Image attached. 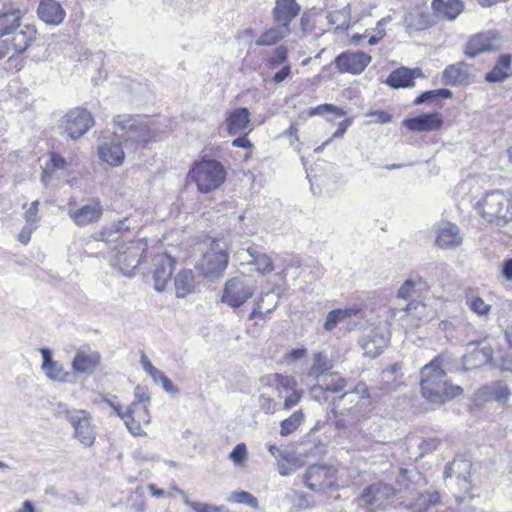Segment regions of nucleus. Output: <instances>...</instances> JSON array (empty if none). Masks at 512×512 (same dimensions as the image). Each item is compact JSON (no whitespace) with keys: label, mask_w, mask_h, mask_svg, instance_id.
I'll use <instances>...</instances> for the list:
<instances>
[{"label":"nucleus","mask_w":512,"mask_h":512,"mask_svg":"<svg viewBox=\"0 0 512 512\" xmlns=\"http://www.w3.org/2000/svg\"><path fill=\"white\" fill-rule=\"evenodd\" d=\"M409 311H408V305L406 304L403 307H394L391 306L386 315V323L389 326H392L394 324H397L404 328L406 330L405 323H409Z\"/></svg>","instance_id":"nucleus-44"},{"label":"nucleus","mask_w":512,"mask_h":512,"mask_svg":"<svg viewBox=\"0 0 512 512\" xmlns=\"http://www.w3.org/2000/svg\"><path fill=\"white\" fill-rule=\"evenodd\" d=\"M101 357L96 351H92L89 347L80 348L76 351L72 360V375H91L100 364Z\"/></svg>","instance_id":"nucleus-18"},{"label":"nucleus","mask_w":512,"mask_h":512,"mask_svg":"<svg viewBox=\"0 0 512 512\" xmlns=\"http://www.w3.org/2000/svg\"><path fill=\"white\" fill-rule=\"evenodd\" d=\"M443 119L441 114L426 113L403 121V126L414 132H430L441 128Z\"/></svg>","instance_id":"nucleus-24"},{"label":"nucleus","mask_w":512,"mask_h":512,"mask_svg":"<svg viewBox=\"0 0 512 512\" xmlns=\"http://www.w3.org/2000/svg\"><path fill=\"white\" fill-rule=\"evenodd\" d=\"M269 378L274 382L275 390L279 396H281L283 392H290L298 388L297 380L293 376L274 373L269 376Z\"/></svg>","instance_id":"nucleus-46"},{"label":"nucleus","mask_w":512,"mask_h":512,"mask_svg":"<svg viewBox=\"0 0 512 512\" xmlns=\"http://www.w3.org/2000/svg\"><path fill=\"white\" fill-rule=\"evenodd\" d=\"M367 388L364 384H359L353 391L342 394L335 403V408L341 406V415L335 422L338 429L347 425H352L367 417L369 413L370 399Z\"/></svg>","instance_id":"nucleus-5"},{"label":"nucleus","mask_w":512,"mask_h":512,"mask_svg":"<svg viewBox=\"0 0 512 512\" xmlns=\"http://www.w3.org/2000/svg\"><path fill=\"white\" fill-rule=\"evenodd\" d=\"M443 81L450 86H465L470 83L469 65L464 62H458L448 65L442 73Z\"/></svg>","instance_id":"nucleus-28"},{"label":"nucleus","mask_w":512,"mask_h":512,"mask_svg":"<svg viewBox=\"0 0 512 512\" xmlns=\"http://www.w3.org/2000/svg\"><path fill=\"white\" fill-rule=\"evenodd\" d=\"M188 178L195 183L201 193H210L218 189L226 180V169L220 161L202 158L193 164Z\"/></svg>","instance_id":"nucleus-6"},{"label":"nucleus","mask_w":512,"mask_h":512,"mask_svg":"<svg viewBox=\"0 0 512 512\" xmlns=\"http://www.w3.org/2000/svg\"><path fill=\"white\" fill-rule=\"evenodd\" d=\"M509 395L510 391L506 384L502 382H494L479 389L477 398L483 401L496 400L499 402H506Z\"/></svg>","instance_id":"nucleus-36"},{"label":"nucleus","mask_w":512,"mask_h":512,"mask_svg":"<svg viewBox=\"0 0 512 512\" xmlns=\"http://www.w3.org/2000/svg\"><path fill=\"white\" fill-rule=\"evenodd\" d=\"M328 357L322 352L313 354V363L307 372L309 378L321 379L331 369Z\"/></svg>","instance_id":"nucleus-41"},{"label":"nucleus","mask_w":512,"mask_h":512,"mask_svg":"<svg viewBox=\"0 0 512 512\" xmlns=\"http://www.w3.org/2000/svg\"><path fill=\"white\" fill-rule=\"evenodd\" d=\"M193 512H230L225 506H215L203 502L186 501Z\"/></svg>","instance_id":"nucleus-53"},{"label":"nucleus","mask_w":512,"mask_h":512,"mask_svg":"<svg viewBox=\"0 0 512 512\" xmlns=\"http://www.w3.org/2000/svg\"><path fill=\"white\" fill-rule=\"evenodd\" d=\"M303 420L304 414L302 410L295 411L280 423V435L284 437L289 436L300 427Z\"/></svg>","instance_id":"nucleus-47"},{"label":"nucleus","mask_w":512,"mask_h":512,"mask_svg":"<svg viewBox=\"0 0 512 512\" xmlns=\"http://www.w3.org/2000/svg\"><path fill=\"white\" fill-rule=\"evenodd\" d=\"M130 148L137 150L152 140H156L159 132L158 123L148 116L130 117Z\"/></svg>","instance_id":"nucleus-12"},{"label":"nucleus","mask_w":512,"mask_h":512,"mask_svg":"<svg viewBox=\"0 0 512 512\" xmlns=\"http://www.w3.org/2000/svg\"><path fill=\"white\" fill-rule=\"evenodd\" d=\"M406 31H422L436 24V19L428 12L414 10L404 17Z\"/></svg>","instance_id":"nucleus-31"},{"label":"nucleus","mask_w":512,"mask_h":512,"mask_svg":"<svg viewBox=\"0 0 512 512\" xmlns=\"http://www.w3.org/2000/svg\"><path fill=\"white\" fill-rule=\"evenodd\" d=\"M482 218L491 225L504 226L512 221V192L488 191L477 202Z\"/></svg>","instance_id":"nucleus-4"},{"label":"nucleus","mask_w":512,"mask_h":512,"mask_svg":"<svg viewBox=\"0 0 512 512\" xmlns=\"http://www.w3.org/2000/svg\"><path fill=\"white\" fill-rule=\"evenodd\" d=\"M466 305L478 316L488 315L491 309V305L477 295L466 296Z\"/></svg>","instance_id":"nucleus-50"},{"label":"nucleus","mask_w":512,"mask_h":512,"mask_svg":"<svg viewBox=\"0 0 512 512\" xmlns=\"http://www.w3.org/2000/svg\"><path fill=\"white\" fill-rule=\"evenodd\" d=\"M407 305L409 311L408 319L410 321L409 323H405L406 330H412L418 327L422 322L428 320L429 315L427 313V306L424 303L411 301Z\"/></svg>","instance_id":"nucleus-39"},{"label":"nucleus","mask_w":512,"mask_h":512,"mask_svg":"<svg viewBox=\"0 0 512 512\" xmlns=\"http://www.w3.org/2000/svg\"><path fill=\"white\" fill-rule=\"evenodd\" d=\"M250 121V112L247 108H235L227 112V131L230 135L239 134L249 126Z\"/></svg>","instance_id":"nucleus-30"},{"label":"nucleus","mask_w":512,"mask_h":512,"mask_svg":"<svg viewBox=\"0 0 512 512\" xmlns=\"http://www.w3.org/2000/svg\"><path fill=\"white\" fill-rule=\"evenodd\" d=\"M289 28L277 24L276 27L265 30L256 40L257 46H272L289 34Z\"/></svg>","instance_id":"nucleus-40"},{"label":"nucleus","mask_w":512,"mask_h":512,"mask_svg":"<svg viewBox=\"0 0 512 512\" xmlns=\"http://www.w3.org/2000/svg\"><path fill=\"white\" fill-rule=\"evenodd\" d=\"M66 419L74 429V437L83 446L90 447L95 441L90 414L85 410H71L66 412Z\"/></svg>","instance_id":"nucleus-13"},{"label":"nucleus","mask_w":512,"mask_h":512,"mask_svg":"<svg viewBox=\"0 0 512 512\" xmlns=\"http://www.w3.org/2000/svg\"><path fill=\"white\" fill-rule=\"evenodd\" d=\"M288 56V50L285 46L281 45L278 46L272 57L269 59V65L270 67L274 68L281 63L285 62Z\"/></svg>","instance_id":"nucleus-60"},{"label":"nucleus","mask_w":512,"mask_h":512,"mask_svg":"<svg viewBox=\"0 0 512 512\" xmlns=\"http://www.w3.org/2000/svg\"><path fill=\"white\" fill-rule=\"evenodd\" d=\"M452 97V92L449 89L441 88L436 90H428L421 93L415 100L413 101L414 105H421L426 102H434L440 98L448 99Z\"/></svg>","instance_id":"nucleus-49"},{"label":"nucleus","mask_w":512,"mask_h":512,"mask_svg":"<svg viewBox=\"0 0 512 512\" xmlns=\"http://www.w3.org/2000/svg\"><path fill=\"white\" fill-rule=\"evenodd\" d=\"M38 206V200H35L30 204L29 208L24 214V219L26 220V223L37 226V223L40 219L38 216Z\"/></svg>","instance_id":"nucleus-61"},{"label":"nucleus","mask_w":512,"mask_h":512,"mask_svg":"<svg viewBox=\"0 0 512 512\" xmlns=\"http://www.w3.org/2000/svg\"><path fill=\"white\" fill-rule=\"evenodd\" d=\"M492 359L491 347L489 345H482L463 357V365L466 369H473L491 363Z\"/></svg>","instance_id":"nucleus-34"},{"label":"nucleus","mask_w":512,"mask_h":512,"mask_svg":"<svg viewBox=\"0 0 512 512\" xmlns=\"http://www.w3.org/2000/svg\"><path fill=\"white\" fill-rule=\"evenodd\" d=\"M343 321H345V319L341 315L340 309H334L328 313L323 327L327 331H332L339 323Z\"/></svg>","instance_id":"nucleus-55"},{"label":"nucleus","mask_w":512,"mask_h":512,"mask_svg":"<svg viewBox=\"0 0 512 512\" xmlns=\"http://www.w3.org/2000/svg\"><path fill=\"white\" fill-rule=\"evenodd\" d=\"M151 398L146 387L137 386L134 389V401L130 405V434L134 436H146L143 425L151 422L149 406Z\"/></svg>","instance_id":"nucleus-9"},{"label":"nucleus","mask_w":512,"mask_h":512,"mask_svg":"<svg viewBox=\"0 0 512 512\" xmlns=\"http://www.w3.org/2000/svg\"><path fill=\"white\" fill-rule=\"evenodd\" d=\"M267 449L269 453L277 460H284L288 463H291L294 460V455L287 451H283L279 449L275 444L268 443Z\"/></svg>","instance_id":"nucleus-58"},{"label":"nucleus","mask_w":512,"mask_h":512,"mask_svg":"<svg viewBox=\"0 0 512 512\" xmlns=\"http://www.w3.org/2000/svg\"><path fill=\"white\" fill-rule=\"evenodd\" d=\"M499 47L497 34L493 31L472 36L465 46L464 53L469 58L479 54L496 50Z\"/></svg>","instance_id":"nucleus-19"},{"label":"nucleus","mask_w":512,"mask_h":512,"mask_svg":"<svg viewBox=\"0 0 512 512\" xmlns=\"http://www.w3.org/2000/svg\"><path fill=\"white\" fill-rule=\"evenodd\" d=\"M512 57L510 54H501L494 67L485 75V80L489 83H500L509 77Z\"/></svg>","instance_id":"nucleus-35"},{"label":"nucleus","mask_w":512,"mask_h":512,"mask_svg":"<svg viewBox=\"0 0 512 512\" xmlns=\"http://www.w3.org/2000/svg\"><path fill=\"white\" fill-rule=\"evenodd\" d=\"M423 286L424 282L419 276H410L398 289L397 298L409 300L415 295L417 289H420Z\"/></svg>","instance_id":"nucleus-45"},{"label":"nucleus","mask_w":512,"mask_h":512,"mask_svg":"<svg viewBox=\"0 0 512 512\" xmlns=\"http://www.w3.org/2000/svg\"><path fill=\"white\" fill-rule=\"evenodd\" d=\"M155 383H160L162 388L169 394H177L178 388L172 383V381L164 375L161 371H159V375L155 378H152Z\"/></svg>","instance_id":"nucleus-59"},{"label":"nucleus","mask_w":512,"mask_h":512,"mask_svg":"<svg viewBox=\"0 0 512 512\" xmlns=\"http://www.w3.org/2000/svg\"><path fill=\"white\" fill-rule=\"evenodd\" d=\"M261 409L266 414H273L276 411V402L269 396L261 395L259 398Z\"/></svg>","instance_id":"nucleus-63"},{"label":"nucleus","mask_w":512,"mask_h":512,"mask_svg":"<svg viewBox=\"0 0 512 512\" xmlns=\"http://www.w3.org/2000/svg\"><path fill=\"white\" fill-rule=\"evenodd\" d=\"M106 402L108 405L113 408V410L117 413V415L124 421V424L128 428V408L121 406L116 396H111L110 398L106 399Z\"/></svg>","instance_id":"nucleus-57"},{"label":"nucleus","mask_w":512,"mask_h":512,"mask_svg":"<svg viewBox=\"0 0 512 512\" xmlns=\"http://www.w3.org/2000/svg\"><path fill=\"white\" fill-rule=\"evenodd\" d=\"M440 503V495L435 490L419 493L410 504L411 512H427L431 507Z\"/></svg>","instance_id":"nucleus-38"},{"label":"nucleus","mask_w":512,"mask_h":512,"mask_svg":"<svg viewBox=\"0 0 512 512\" xmlns=\"http://www.w3.org/2000/svg\"><path fill=\"white\" fill-rule=\"evenodd\" d=\"M346 384V380L338 372H328L320 379V383L311 388V393L314 397L323 391L338 393L346 387Z\"/></svg>","instance_id":"nucleus-32"},{"label":"nucleus","mask_w":512,"mask_h":512,"mask_svg":"<svg viewBox=\"0 0 512 512\" xmlns=\"http://www.w3.org/2000/svg\"><path fill=\"white\" fill-rule=\"evenodd\" d=\"M390 339V331L387 327L374 328L361 340L365 355L371 358L378 356L387 346Z\"/></svg>","instance_id":"nucleus-21"},{"label":"nucleus","mask_w":512,"mask_h":512,"mask_svg":"<svg viewBox=\"0 0 512 512\" xmlns=\"http://www.w3.org/2000/svg\"><path fill=\"white\" fill-rule=\"evenodd\" d=\"M127 233L128 225H126L125 218L108 224L100 232L95 233L94 235L95 240L103 241L107 245L113 246L114 252L110 256V264L123 276L128 275V247L125 241Z\"/></svg>","instance_id":"nucleus-3"},{"label":"nucleus","mask_w":512,"mask_h":512,"mask_svg":"<svg viewBox=\"0 0 512 512\" xmlns=\"http://www.w3.org/2000/svg\"><path fill=\"white\" fill-rule=\"evenodd\" d=\"M402 378L401 366L398 363L391 365L382 372L381 385L386 391H393L399 386V380Z\"/></svg>","instance_id":"nucleus-42"},{"label":"nucleus","mask_w":512,"mask_h":512,"mask_svg":"<svg viewBox=\"0 0 512 512\" xmlns=\"http://www.w3.org/2000/svg\"><path fill=\"white\" fill-rule=\"evenodd\" d=\"M175 293L178 298H184L195 289V276L192 270H181L174 279Z\"/></svg>","instance_id":"nucleus-37"},{"label":"nucleus","mask_w":512,"mask_h":512,"mask_svg":"<svg viewBox=\"0 0 512 512\" xmlns=\"http://www.w3.org/2000/svg\"><path fill=\"white\" fill-rule=\"evenodd\" d=\"M328 23L333 26L336 30H344L349 27L351 20V7L350 5L345 6L341 10L330 12L327 15Z\"/></svg>","instance_id":"nucleus-43"},{"label":"nucleus","mask_w":512,"mask_h":512,"mask_svg":"<svg viewBox=\"0 0 512 512\" xmlns=\"http://www.w3.org/2000/svg\"><path fill=\"white\" fill-rule=\"evenodd\" d=\"M62 124L70 138L78 139L93 126L94 120L86 109L76 108L64 116Z\"/></svg>","instance_id":"nucleus-15"},{"label":"nucleus","mask_w":512,"mask_h":512,"mask_svg":"<svg viewBox=\"0 0 512 512\" xmlns=\"http://www.w3.org/2000/svg\"><path fill=\"white\" fill-rule=\"evenodd\" d=\"M300 6L296 0H276L272 11L275 23L289 28L291 21L299 14Z\"/></svg>","instance_id":"nucleus-27"},{"label":"nucleus","mask_w":512,"mask_h":512,"mask_svg":"<svg viewBox=\"0 0 512 512\" xmlns=\"http://www.w3.org/2000/svg\"><path fill=\"white\" fill-rule=\"evenodd\" d=\"M228 458L234 463V465L243 466L248 458V452L245 443L237 444L230 452Z\"/></svg>","instance_id":"nucleus-52"},{"label":"nucleus","mask_w":512,"mask_h":512,"mask_svg":"<svg viewBox=\"0 0 512 512\" xmlns=\"http://www.w3.org/2000/svg\"><path fill=\"white\" fill-rule=\"evenodd\" d=\"M371 62V57L364 52H345L335 59L336 67L341 72L361 73Z\"/></svg>","instance_id":"nucleus-22"},{"label":"nucleus","mask_w":512,"mask_h":512,"mask_svg":"<svg viewBox=\"0 0 512 512\" xmlns=\"http://www.w3.org/2000/svg\"><path fill=\"white\" fill-rule=\"evenodd\" d=\"M395 489L392 485L376 482L363 489L357 498L358 505L369 512L385 509L395 497Z\"/></svg>","instance_id":"nucleus-10"},{"label":"nucleus","mask_w":512,"mask_h":512,"mask_svg":"<svg viewBox=\"0 0 512 512\" xmlns=\"http://www.w3.org/2000/svg\"><path fill=\"white\" fill-rule=\"evenodd\" d=\"M462 236L459 227L449 221H443L438 225L436 244L441 249H456L462 244Z\"/></svg>","instance_id":"nucleus-23"},{"label":"nucleus","mask_w":512,"mask_h":512,"mask_svg":"<svg viewBox=\"0 0 512 512\" xmlns=\"http://www.w3.org/2000/svg\"><path fill=\"white\" fill-rule=\"evenodd\" d=\"M444 358L438 356L421 370V393L431 403L442 404L462 393V388L447 381Z\"/></svg>","instance_id":"nucleus-2"},{"label":"nucleus","mask_w":512,"mask_h":512,"mask_svg":"<svg viewBox=\"0 0 512 512\" xmlns=\"http://www.w3.org/2000/svg\"><path fill=\"white\" fill-rule=\"evenodd\" d=\"M238 259L242 264L254 266L255 272L266 275L274 270L272 259L256 246H249L238 252Z\"/></svg>","instance_id":"nucleus-16"},{"label":"nucleus","mask_w":512,"mask_h":512,"mask_svg":"<svg viewBox=\"0 0 512 512\" xmlns=\"http://www.w3.org/2000/svg\"><path fill=\"white\" fill-rule=\"evenodd\" d=\"M66 160L58 153H51L50 159L45 164V173H53L55 170L64 169Z\"/></svg>","instance_id":"nucleus-54"},{"label":"nucleus","mask_w":512,"mask_h":512,"mask_svg":"<svg viewBox=\"0 0 512 512\" xmlns=\"http://www.w3.org/2000/svg\"><path fill=\"white\" fill-rule=\"evenodd\" d=\"M47 378L56 382H70L72 374L64 370L61 363L54 361L47 368L42 369Z\"/></svg>","instance_id":"nucleus-48"},{"label":"nucleus","mask_w":512,"mask_h":512,"mask_svg":"<svg viewBox=\"0 0 512 512\" xmlns=\"http://www.w3.org/2000/svg\"><path fill=\"white\" fill-rule=\"evenodd\" d=\"M304 395V391L296 388L289 392V395L284 399L283 402V409L290 410L301 401L302 397Z\"/></svg>","instance_id":"nucleus-56"},{"label":"nucleus","mask_w":512,"mask_h":512,"mask_svg":"<svg viewBox=\"0 0 512 512\" xmlns=\"http://www.w3.org/2000/svg\"><path fill=\"white\" fill-rule=\"evenodd\" d=\"M498 366L504 371L512 372V350L500 355Z\"/></svg>","instance_id":"nucleus-64"},{"label":"nucleus","mask_w":512,"mask_h":512,"mask_svg":"<svg viewBox=\"0 0 512 512\" xmlns=\"http://www.w3.org/2000/svg\"><path fill=\"white\" fill-rule=\"evenodd\" d=\"M472 464L469 460L464 458H455L453 461L446 464L443 476L445 479L456 477L463 484V489L467 490L469 487L468 478L471 473Z\"/></svg>","instance_id":"nucleus-29"},{"label":"nucleus","mask_w":512,"mask_h":512,"mask_svg":"<svg viewBox=\"0 0 512 512\" xmlns=\"http://www.w3.org/2000/svg\"><path fill=\"white\" fill-rule=\"evenodd\" d=\"M431 8L435 19L454 21L464 11V2L462 0H432Z\"/></svg>","instance_id":"nucleus-25"},{"label":"nucleus","mask_w":512,"mask_h":512,"mask_svg":"<svg viewBox=\"0 0 512 512\" xmlns=\"http://www.w3.org/2000/svg\"><path fill=\"white\" fill-rule=\"evenodd\" d=\"M37 15L46 24L56 26L64 21L66 12L61 4L55 0H41Z\"/></svg>","instance_id":"nucleus-26"},{"label":"nucleus","mask_w":512,"mask_h":512,"mask_svg":"<svg viewBox=\"0 0 512 512\" xmlns=\"http://www.w3.org/2000/svg\"><path fill=\"white\" fill-rule=\"evenodd\" d=\"M422 76V71L419 68L409 69L401 67L390 73L386 83L392 88H404L413 86V80Z\"/></svg>","instance_id":"nucleus-33"},{"label":"nucleus","mask_w":512,"mask_h":512,"mask_svg":"<svg viewBox=\"0 0 512 512\" xmlns=\"http://www.w3.org/2000/svg\"><path fill=\"white\" fill-rule=\"evenodd\" d=\"M335 474L336 470L334 467L313 465L307 469L304 482L313 491L325 492L336 485Z\"/></svg>","instance_id":"nucleus-14"},{"label":"nucleus","mask_w":512,"mask_h":512,"mask_svg":"<svg viewBox=\"0 0 512 512\" xmlns=\"http://www.w3.org/2000/svg\"><path fill=\"white\" fill-rule=\"evenodd\" d=\"M175 260L168 254L163 253L156 255L154 258L153 280L154 288L158 292L164 291L168 281L170 280Z\"/></svg>","instance_id":"nucleus-20"},{"label":"nucleus","mask_w":512,"mask_h":512,"mask_svg":"<svg viewBox=\"0 0 512 512\" xmlns=\"http://www.w3.org/2000/svg\"><path fill=\"white\" fill-rule=\"evenodd\" d=\"M228 248V243L225 240H213L209 249L197 263L196 269L206 278L215 279L220 277L228 266Z\"/></svg>","instance_id":"nucleus-7"},{"label":"nucleus","mask_w":512,"mask_h":512,"mask_svg":"<svg viewBox=\"0 0 512 512\" xmlns=\"http://www.w3.org/2000/svg\"><path fill=\"white\" fill-rule=\"evenodd\" d=\"M255 293V284L245 275L233 277L226 281L221 301L233 309L241 307Z\"/></svg>","instance_id":"nucleus-11"},{"label":"nucleus","mask_w":512,"mask_h":512,"mask_svg":"<svg viewBox=\"0 0 512 512\" xmlns=\"http://www.w3.org/2000/svg\"><path fill=\"white\" fill-rule=\"evenodd\" d=\"M68 214L77 226L84 227L99 221L103 215V206L99 199L92 198L80 208L69 210Z\"/></svg>","instance_id":"nucleus-17"},{"label":"nucleus","mask_w":512,"mask_h":512,"mask_svg":"<svg viewBox=\"0 0 512 512\" xmlns=\"http://www.w3.org/2000/svg\"><path fill=\"white\" fill-rule=\"evenodd\" d=\"M440 445V440L437 438H428L426 440H423L419 444V449L421 450V456H423L426 453H431L435 451Z\"/></svg>","instance_id":"nucleus-62"},{"label":"nucleus","mask_w":512,"mask_h":512,"mask_svg":"<svg viewBox=\"0 0 512 512\" xmlns=\"http://www.w3.org/2000/svg\"><path fill=\"white\" fill-rule=\"evenodd\" d=\"M227 501L229 502H232V503H240V504H244V505H247L253 509H257L258 508V500L255 496H253L252 494H250L249 492H246V491H234L232 492L228 498H227Z\"/></svg>","instance_id":"nucleus-51"},{"label":"nucleus","mask_w":512,"mask_h":512,"mask_svg":"<svg viewBox=\"0 0 512 512\" xmlns=\"http://www.w3.org/2000/svg\"><path fill=\"white\" fill-rule=\"evenodd\" d=\"M113 139L110 142H104L99 146V156L104 161L111 165H119L125 158V153L122 143L127 142V126L126 119L122 116H117L114 119Z\"/></svg>","instance_id":"nucleus-8"},{"label":"nucleus","mask_w":512,"mask_h":512,"mask_svg":"<svg viewBox=\"0 0 512 512\" xmlns=\"http://www.w3.org/2000/svg\"><path fill=\"white\" fill-rule=\"evenodd\" d=\"M22 16V11L14 7H4L0 12V60L9 53H24L35 42L37 29L22 23Z\"/></svg>","instance_id":"nucleus-1"}]
</instances>
